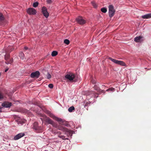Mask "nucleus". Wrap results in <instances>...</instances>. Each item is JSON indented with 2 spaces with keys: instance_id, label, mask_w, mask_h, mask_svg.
Instances as JSON below:
<instances>
[{
  "instance_id": "obj_1",
  "label": "nucleus",
  "mask_w": 151,
  "mask_h": 151,
  "mask_svg": "<svg viewBox=\"0 0 151 151\" xmlns=\"http://www.w3.org/2000/svg\"><path fill=\"white\" fill-rule=\"evenodd\" d=\"M50 116L54 119L59 122L60 124L64 125L66 126H68V122L65 120H63L61 118L58 117L52 114H50Z\"/></svg>"
},
{
  "instance_id": "obj_2",
  "label": "nucleus",
  "mask_w": 151,
  "mask_h": 151,
  "mask_svg": "<svg viewBox=\"0 0 151 151\" xmlns=\"http://www.w3.org/2000/svg\"><path fill=\"white\" fill-rule=\"evenodd\" d=\"M65 78L70 81L76 82L78 78L77 76H75L73 73H70L65 76Z\"/></svg>"
},
{
  "instance_id": "obj_3",
  "label": "nucleus",
  "mask_w": 151,
  "mask_h": 151,
  "mask_svg": "<svg viewBox=\"0 0 151 151\" xmlns=\"http://www.w3.org/2000/svg\"><path fill=\"white\" fill-rule=\"evenodd\" d=\"M109 16L110 18H111L114 16L115 10L114 9V6L112 5H110L109 6Z\"/></svg>"
},
{
  "instance_id": "obj_4",
  "label": "nucleus",
  "mask_w": 151,
  "mask_h": 151,
  "mask_svg": "<svg viewBox=\"0 0 151 151\" xmlns=\"http://www.w3.org/2000/svg\"><path fill=\"white\" fill-rule=\"evenodd\" d=\"M109 59L116 64L120 65L122 66H126L127 65L125 63L122 61L116 60L110 57H109Z\"/></svg>"
},
{
  "instance_id": "obj_5",
  "label": "nucleus",
  "mask_w": 151,
  "mask_h": 151,
  "mask_svg": "<svg viewBox=\"0 0 151 151\" xmlns=\"http://www.w3.org/2000/svg\"><path fill=\"white\" fill-rule=\"evenodd\" d=\"M33 128L37 131V132H42V127L38 126V124L37 122H35L34 123Z\"/></svg>"
},
{
  "instance_id": "obj_6",
  "label": "nucleus",
  "mask_w": 151,
  "mask_h": 151,
  "mask_svg": "<svg viewBox=\"0 0 151 151\" xmlns=\"http://www.w3.org/2000/svg\"><path fill=\"white\" fill-rule=\"evenodd\" d=\"M76 20L77 23L81 25L84 24L86 22V21L83 19L82 17L81 16L78 17Z\"/></svg>"
},
{
  "instance_id": "obj_7",
  "label": "nucleus",
  "mask_w": 151,
  "mask_h": 151,
  "mask_svg": "<svg viewBox=\"0 0 151 151\" xmlns=\"http://www.w3.org/2000/svg\"><path fill=\"white\" fill-rule=\"evenodd\" d=\"M27 11V13L29 15H35L37 12L36 10L32 8H28Z\"/></svg>"
},
{
  "instance_id": "obj_8",
  "label": "nucleus",
  "mask_w": 151,
  "mask_h": 151,
  "mask_svg": "<svg viewBox=\"0 0 151 151\" xmlns=\"http://www.w3.org/2000/svg\"><path fill=\"white\" fill-rule=\"evenodd\" d=\"M42 12L44 16L45 17L47 18L48 17L49 14L47 11V9L45 6H43L42 8Z\"/></svg>"
},
{
  "instance_id": "obj_9",
  "label": "nucleus",
  "mask_w": 151,
  "mask_h": 151,
  "mask_svg": "<svg viewBox=\"0 0 151 151\" xmlns=\"http://www.w3.org/2000/svg\"><path fill=\"white\" fill-rule=\"evenodd\" d=\"M40 75V73L39 71H36L35 72L32 73L31 75L30 76L32 78H38Z\"/></svg>"
},
{
  "instance_id": "obj_10",
  "label": "nucleus",
  "mask_w": 151,
  "mask_h": 151,
  "mask_svg": "<svg viewBox=\"0 0 151 151\" xmlns=\"http://www.w3.org/2000/svg\"><path fill=\"white\" fill-rule=\"evenodd\" d=\"M65 134H66L67 137L71 136L73 134V131L69 130L67 128V130H66L64 132Z\"/></svg>"
},
{
  "instance_id": "obj_11",
  "label": "nucleus",
  "mask_w": 151,
  "mask_h": 151,
  "mask_svg": "<svg viewBox=\"0 0 151 151\" xmlns=\"http://www.w3.org/2000/svg\"><path fill=\"white\" fill-rule=\"evenodd\" d=\"M12 106V103L8 102H5L2 104V106L3 107L9 108Z\"/></svg>"
},
{
  "instance_id": "obj_12",
  "label": "nucleus",
  "mask_w": 151,
  "mask_h": 151,
  "mask_svg": "<svg viewBox=\"0 0 151 151\" xmlns=\"http://www.w3.org/2000/svg\"><path fill=\"white\" fill-rule=\"evenodd\" d=\"M24 135V133H20L15 136L14 137L15 140H17L23 137Z\"/></svg>"
},
{
  "instance_id": "obj_13",
  "label": "nucleus",
  "mask_w": 151,
  "mask_h": 151,
  "mask_svg": "<svg viewBox=\"0 0 151 151\" xmlns=\"http://www.w3.org/2000/svg\"><path fill=\"white\" fill-rule=\"evenodd\" d=\"M61 125H62L60 124L58 125L56 127L58 129L60 130H61L63 131V132H64L65 130H67V128L63 127Z\"/></svg>"
},
{
  "instance_id": "obj_14",
  "label": "nucleus",
  "mask_w": 151,
  "mask_h": 151,
  "mask_svg": "<svg viewBox=\"0 0 151 151\" xmlns=\"http://www.w3.org/2000/svg\"><path fill=\"white\" fill-rule=\"evenodd\" d=\"M142 37L139 36L135 37L134 39V41L136 42H141L143 41Z\"/></svg>"
},
{
  "instance_id": "obj_15",
  "label": "nucleus",
  "mask_w": 151,
  "mask_h": 151,
  "mask_svg": "<svg viewBox=\"0 0 151 151\" xmlns=\"http://www.w3.org/2000/svg\"><path fill=\"white\" fill-rule=\"evenodd\" d=\"M143 19H149L151 18V13H149L142 16Z\"/></svg>"
},
{
  "instance_id": "obj_16",
  "label": "nucleus",
  "mask_w": 151,
  "mask_h": 151,
  "mask_svg": "<svg viewBox=\"0 0 151 151\" xmlns=\"http://www.w3.org/2000/svg\"><path fill=\"white\" fill-rule=\"evenodd\" d=\"M4 18L3 17V15L1 13H0V22H4ZM5 23V24H7V22L6 21H4Z\"/></svg>"
},
{
  "instance_id": "obj_17",
  "label": "nucleus",
  "mask_w": 151,
  "mask_h": 151,
  "mask_svg": "<svg viewBox=\"0 0 151 151\" xmlns=\"http://www.w3.org/2000/svg\"><path fill=\"white\" fill-rule=\"evenodd\" d=\"M24 56V54L22 52H20L19 54V56L20 58L21 59L23 60Z\"/></svg>"
},
{
  "instance_id": "obj_18",
  "label": "nucleus",
  "mask_w": 151,
  "mask_h": 151,
  "mask_svg": "<svg viewBox=\"0 0 151 151\" xmlns=\"http://www.w3.org/2000/svg\"><path fill=\"white\" fill-rule=\"evenodd\" d=\"M58 137L60 138H61L63 140H68V138H65V136L64 135H58Z\"/></svg>"
},
{
  "instance_id": "obj_19",
  "label": "nucleus",
  "mask_w": 151,
  "mask_h": 151,
  "mask_svg": "<svg viewBox=\"0 0 151 151\" xmlns=\"http://www.w3.org/2000/svg\"><path fill=\"white\" fill-rule=\"evenodd\" d=\"M18 123V124H22L24 123L25 122V120H22L21 119H19L17 121Z\"/></svg>"
},
{
  "instance_id": "obj_20",
  "label": "nucleus",
  "mask_w": 151,
  "mask_h": 151,
  "mask_svg": "<svg viewBox=\"0 0 151 151\" xmlns=\"http://www.w3.org/2000/svg\"><path fill=\"white\" fill-rule=\"evenodd\" d=\"M75 109V108L73 106L70 107L68 109V111L69 112H71Z\"/></svg>"
},
{
  "instance_id": "obj_21",
  "label": "nucleus",
  "mask_w": 151,
  "mask_h": 151,
  "mask_svg": "<svg viewBox=\"0 0 151 151\" xmlns=\"http://www.w3.org/2000/svg\"><path fill=\"white\" fill-rule=\"evenodd\" d=\"M10 57L9 54L8 53H6V54L5 55V60L7 61L8 60L9 58Z\"/></svg>"
},
{
  "instance_id": "obj_22",
  "label": "nucleus",
  "mask_w": 151,
  "mask_h": 151,
  "mask_svg": "<svg viewBox=\"0 0 151 151\" xmlns=\"http://www.w3.org/2000/svg\"><path fill=\"white\" fill-rule=\"evenodd\" d=\"M58 52L55 51H54L52 52L51 55L53 57L56 56Z\"/></svg>"
},
{
  "instance_id": "obj_23",
  "label": "nucleus",
  "mask_w": 151,
  "mask_h": 151,
  "mask_svg": "<svg viewBox=\"0 0 151 151\" xmlns=\"http://www.w3.org/2000/svg\"><path fill=\"white\" fill-rule=\"evenodd\" d=\"M91 3L92 6H93L94 8H96L97 7V5H96V2L95 1H92L91 2Z\"/></svg>"
},
{
  "instance_id": "obj_24",
  "label": "nucleus",
  "mask_w": 151,
  "mask_h": 151,
  "mask_svg": "<svg viewBox=\"0 0 151 151\" xmlns=\"http://www.w3.org/2000/svg\"><path fill=\"white\" fill-rule=\"evenodd\" d=\"M94 89L98 91H99L101 89L99 87H97L95 85L94 87Z\"/></svg>"
},
{
  "instance_id": "obj_25",
  "label": "nucleus",
  "mask_w": 151,
  "mask_h": 151,
  "mask_svg": "<svg viewBox=\"0 0 151 151\" xmlns=\"http://www.w3.org/2000/svg\"><path fill=\"white\" fill-rule=\"evenodd\" d=\"M47 121L50 124H52L53 122L52 121L51 119L49 118H47Z\"/></svg>"
},
{
  "instance_id": "obj_26",
  "label": "nucleus",
  "mask_w": 151,
  "mask_h": 151,
  "mask_svg": "<svg viewBox=\"0 0 151 151\" xmlns=\"http://www.w3.org/2000/svg\"><path fill=\"white\" fill-rule=\"evenodd\" d=\"M101 10L102 12L104 13H106L107 11V9L106 8H101Z\"/></svg>"
},
{
  "instance_id": "obj_27",
  "label": "nucleus",
  "mask_w": 151,
  "mask_h": 151,
  "mask_svg": "<svg viewBox=\"0 0 151 151\" xmlns=\"http://www.w3.org/2000/svg\"><path fill=\"white\" fill-rule=\"evenodd\" d=\"M64 42L67 44V45H68L69 43H70V41L69 40H68V39H65L64 40Z\"/></svg>"
},
{
  "instance_id": "obj_28",
  "label": "nucleus",
  "mask_w": 151,
  "mask_h": 151,
  "mask_svg": "<svg viewBox=\"0 0 151 151\" xmlns=\"http://www.w3.org/2000/svg\"><path fill=\"white\" fill-rule=\"evenodd\" d=\"M13 62V60H10L9 61H8V60H7V61H6V63L7 64H11Z\"/></svg>"
},
{
  "instance_id": "obj_29",
  "label": "nucleus",
  "mask_w": 151,
  "mask_h": 151,
  "mask_svg": "<svg viewBox=\"0 0 151 151\" xmlns=\"http://www.w3.org/2000/svg\"><path fill=\"white\" fill-rule=\"evenodd\" d=\"M38 4L39 3L37 2H36L33 3V6L34 7H36L38 6Z\"/></svg>"
},
{
  "instance_id": "obj_30",
  "label": "nucleus",
  "mask_w": 151,
  "mask_h": 151,
  "mask_svg": "<svg viewBox=\"0 0 151 151\" xmlns=\"http://www.w3.org/2000/svg\"><path fill=\"white\" fill-rule=\"evenodd\" d=\"M114 89H115L114 88H113L112 87L110 88H108V89H107L106 90V91H113L114 90Z\"/></svg>"
},
{
  "instance_id": "obj_31",
  "label": "nucleus",
  "mask_w": 151,
  "mask_h": 151,
  "mask_svg": "<svg viewBox=\"0 0 151 151\" xmlns=\"http://www.w3.org/2000/svg\"><path fill=\"white\" fill-rule=\"evenodd\" d=\"M51 76L50 74L49 73H47V78L48 79H49L51 78Z\"/></svg>"
},
{
  "instance_id": "obj_32",
  "label": "nucleus",
  "mask_w": 151,
  "mask_h": 151,
  "mask_svg": "<svg viewBox=\"0 0 151 151\" xmlns=\"http://www.w3.org/2000/svg\"><path fill=\"white\" fill-rule=\"evenodd\" d=\"M48 87L49 88H53V85L52 84H50L48 85Z\"/></svg>"
},
{
  "instance_id": "obj_33",
  "label": "nucleus",
  "mask_w": 151,
  "mask_h": 151,
  "mask_svg": "<svg viewBox=\"0 0 151 151\" xmlns=\"http://www.w3.org/2000/svg\"><path fill=\"white\" fill-rule=\"evenodd\" d=\"M3 98V95L2 93L1 92H0V100L1 99H2Z\"/></svg>"
},
{
  "instance_id": "obj_34",
  "label": "nucleus",
  "mask_w": 151,
  "mask_h": 151,
  "mask_svg": "<svg viewBox=\"0 0 151 151\" xmlns=\"http://www.w3.org/2000/svg\"><path fill=\"white\" fill-rule=\"evenodd\" d=\"M28 49H29L26 46H25L24 48V49H23V50H24V52H25L26 50H27Z\"/></svg>"
},
{
  "instance_id": "obj_35",
  "label": "nucleus",
  "mask_w": 151,
  "mask_h": 151,
  "mask_svg": "<svg viewBox=\"0 0 151 151\" xmlns=\"http://www.w3.org/2000/svg\"><path fill=\"white\" fill-rule=\"evenodd\" d=\"M91 82L93 84H95L96 83V81L95 80H92L91 81Z\"/></svg>"
},
{
  "instance_id": "obj_36",
  "label": "nucleus",
  "mask_w": 151,
  "mask_h": 151,
  "mask_svg": "<svg viewBox=\"0 0 151 151\" xmlns=\"http://www.w3.org/2000/svg\"><path fill=\"white\" fill-rule=\"evenodd\" d=\"M47 2L48 3L50 4L52 2V1L51 0H47Z\"/></svg>"
},
{
  "instance_id": "obj_37",
  "label": "nucleus",
  "mask_w": 151,
  "mask_h": 151,
  "mask_svg": "<svg viewBox=\"0 0 151 151\" xmlns=\"http://www.w3.org/2000/svg\"><path fill=\"white\" fill-rule=\"evenodd\" d=\"M56 133H58V134H59V135H60V134H62V132H56Z\"/></svg>"
},
{
  "instance_id": "obj_38",
  "label": "nucleus",
  "mask_w": 151,
  "mask_h": 151,
  "mask_svg": "<svg viewBox=\"0 0 151 151\" xmlns=\"http://www.w3.org/2000/svg\"><path fill=\"white\" fill-rule=\"evenodd\" d=\"M99 91H100V92L101 93H103L104 92V90H101V89Z\"/></svg>"
},
{
  "instance_id": "obj_39",
  "label": "nucleus",
  "mask_w": 151,
  "mask_h": 151,
  "mask_svg": "<svg viewBox=\"0 0 151 151\" xmlns=\"http://www.w3.org/2000/svg\"><path fill=\"white\" fill-rule=\"evenodd\" d=\"M10 47L12 48H11V50H10V52H11L12 50H13L14 48H12V47ZM10 48V47H9V48L8 49H9Z\"/></svg>"
},
{
  "instance_id": "obj_40",
  "label": "nucleus",
  "mask_w": 151,
  "mask_h": 151,
  "mask_svg": "<svg viewBox=\"0 0 151 151\" xmlns=\"http://www.w3.org/2000/svg\"><path fill=\"white\" fill-rule=\"evenodd\" d=\"M8 69H8V68H7V69H6L5 70V71H4V72H7V71L8 70Z\"/></svg>"
},
{
  "instance_id": "obj_41",
  "label": "nucleus",
  "mask_w": 151,
  "mask_h": 151,
  "mask_svg": "<svg viewBox=\"0 0 151 151\" xmlns=\"http://www.w3.org/2000/svg\"><path fill=\"white\" fill-rule=\"evenodd\" d=\"M2 107H0V113L2 111Z\"/></svg>"
},
{
  "instance_id": "obj_42",
  "label": "nucleus",
  "mask_w": 151,
  "mask_h": 151,
  "mask_svg": "<svg viewBox=\"0 0 151 151\" xmlns=\"http://www.w3.org/2000/svg\"><path fill=\"white\" fill-rule=\"evenodd\" d=\"M34 104H37V103H36H36H34Z\"/></svg>"
}]
</instances>
